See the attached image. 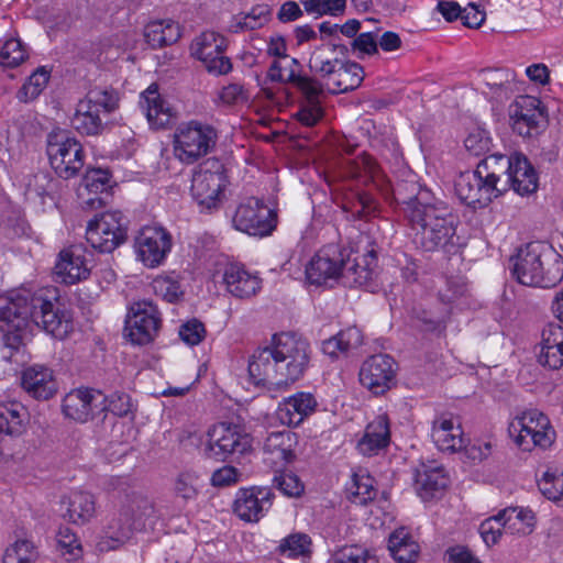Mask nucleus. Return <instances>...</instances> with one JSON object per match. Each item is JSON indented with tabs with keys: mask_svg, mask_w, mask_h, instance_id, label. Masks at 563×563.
Returning a JSON list of instances; mask_svg holds the SVG:
<instances>
[{
	"mask_svg": "<svg viewBox=\"0 0 563 563\" xmlns=\"http://www.w3.org/2000/svg\"><path fill=\"white\" fill-rule=\"evenodd\" d=\"M407 184H399L395 198L405 205L404 213L413 231L415 244L424 252L443 251L455 254L461 245L456 234L457 218L443 201H430V192L410 184L412 196H405L402 189Z\"/></svg>",
	"mask_w": 563,
	"mask_h": 563,
	"instance_id": "1",
	"label": "nucleus"
},
{
	"mask_svg": "<svg viewBox=\"0 0 563 563\" xmlns=\"http://www.w3.org/2000/svg\"><path fill=\"white\" fill-rule=\"evenodd\" d=\"M0 319L13 320L18 329L26 328L32 321L60 340L73 330L71 314L60 302L55 287L0 294Z\"/></svg>",
	"mask_w": 563,
	"mask_h": 563,
	"instance_id": "2",
	"label": "nucleus"
},
{
	"mask_svg": "<svg viewBox=\"0 0 563 563\" xmlns=\"http://www.w3.org/2000/svg\"><path fill=\"white\" fill-rule=\"evenodd\" d=\"M310 360L309 343L291 332L274 334L272 344L257 349L249 362L256 385H282L299 379Z\"/></svg>",
	"mask_w": 563,
	"mask_h": 563,
	"instance_id": "3",
	"label": "nucleus"
},
{
	"mask_svg": "<svg viewBox=\"0 0 563 563\" xmlns=\"http://www.w3.org/2000/svg\"><path fill=\"white\" fill-rule=\"evenodd\" d=\"M510 271L518 283L552 288L563 279V257L545 241H532L510 257Z\"/></svg>",
	"mask_w": 563,
	"mask_h": 563,
	"instance_id": "4",
	"label": "nucleus"
},
{
	"mask_svg": "<svg viewBox=\"0 0 563 563\" xmlns=\"http://www.w3.org/2000/svg\"><path fill=\"white\" fill-rule=\"evenodd\" d=\"M154 507L145 497H135L122 507L104 528V536L97 543L101 552L115 550L129 541L134 532L142 531L153 517Z\"/></svg>",
	"mask_w": 563,
	"mask_h": 563,
	"instance_id": "5",
	"label": "nucleus"
},
{
	"mask_svg": "<svg viewBox=\"0 0 563 563\" xmlns=\"http://www.w3.org/2000/svg\"><path fill=\"white\" fill-rule=\"evenodd\" d=\"M46 153L52 168L60 178L75 177L84 166L82 146L68 131H52L47 135Z\"/></svg>",
	"mask_w": 563,
	"mask_h": 563,
	"instance_id": "6",
	"label": "nucleus"
},
{
	"mask_svg": "<svg viewBox=\"0 0 563 563\" xmlns=\"http://www.w3.org/2000/svg\"><path fill=\"white\" fill-rule=\"evenodd\" d=\"M217 137V131L209 124L198 121L180 124L174 134L175 155L180 162L192 164L216 146Z\"/></svg>",
	"mask_w": 563,
	"mask_h": 563,
	"instance_id": "7",
	"label": "nucleus"
},
{
	"mask_svg": "<svg viewBox=\"0 0 563 563\" xmlns=\"http://www.w3.org/2000/svg\"><path fill=\"white\" fill-rule=\"evenodd\" d=\"M128 239V220L121 211L97 214L88 222L87 243L99 253H112Z\"/></svg>",
	"mask_w": 563,
	"mask_h": 563,
	"instance_id": "8",
	"label": "nucleus"
},
{
	"mask_svg": "<svg viewBox=\"0 0 563 563\" xmlns=\"http://www.w3.org/2000/svg\"><path fill=\"white\" fill-rule=\"evenodd\" d=\"M508 431L523 451H531L534 446L547 449L555 439L549 418L538 410H528L516 417Z\"/></svg>",
	"mask_w": 563,
	"mask_h": 563,
	"instance_id": "9",
	"label": "nucleus"
},
{
	"mask_svg": "<svg viewBox=\"0 0 563 563\" xmlns=\"http://www.w3.org/2000/svg\"><path fill=\"white\" fill-rule=\"evenodd\" d=\"M252 448V439L240 426L219 423L208 431L203 454L208 459L224 462L232 455H243Z\"/></svg>",
	"mask_w": 563,
	"mask_h": 563,
	"instance_id": "10",
	"label": "nucleus"
},
{
	"mask_svg": "<svg viewBox=\"0 0 563 563\" xmlns=\"http://www.w3.org/2000/svg\"><path fill=\"white\" fill-rule=\"evenodd\" d=\"M512 131L523 139H532L542 133L548 123V114L542 102L532 96H519L508 107Z\"/></svg>",
	"mask_w": 563,
	"mask_h": 563,
	"instance_id": "11",
	"label": "nucleus"
},
{
	"mask_svg": "<svg viewBox=\"0 0 563 563\" xmlns=\"http://www.w3.org/2000/svg\"><path fill=\"white\" fill-rule=\"evenodd\" d=\"M224 186L223 164L217 158H208L194 172L190 191L200 207L210 210L218 206Z\"/></svg>",
	"mask_w": 563,
	"mask_h": 563,
	"instance_id": "12",
	"label": "nucleus"
},
{
	"mask_svg": "<svg viewBox=\"0 0 563 563\" xmlns=\"http://www.w3.org/2000/svg\"><path fill=\"white\" fill-rule=\"evenodd\" d=\"M378 276V252L375 243H369L362 256L350 257L347 251V260L344 261L341 272L340 284L347 288H364L374 292L377 285Z\"/></svg>",
	"mask_w": 563,
	"mask_h": 563,
	"instance_id": "13",
	"label": "nucleus"
},
{
	"mask_svg": "<svg viewBox=\"0 0 563 563\" xmlns=\"http://www.w3.org/2000/svg\"><path fill=\"white\" fill-rule=\"evenodd\" d=\"M233 227L252 236H267L277 224V213L262 200L249 198L239 205L232 219Z\"/></svg>",
	"mask_w": 563,
	"mask_h": 563,
	"instance_id": "14",
	"label": "nucleus"
},
{
	"mask_svg": "<svg viewBox=\"0 0 563 563\" xmlns=\"http://www.w3.org/2000/svg\"><path fill=\"white\" fill-rule=\"evenodd\" d=\"M347 260V250L335 244L323 246L306 266V278L311 285L340 284L342 266Z\"/></svg>",
	"mask_w": 563,
	"mask_h": 563,
	"instance_id": "15",
	"label": "nucleus"
},
{
	"mask_svg": "<svg viewBox=\"0 0 563 563\" xmlns=\"http://www.w3.org/2000/svg\"><path fill=\"white\" fill-rule=\"evenodd\" d=\"M159 312L151 301L134 302L125 319L124 334L136 345H145L154 341L161 328Z\"/></svg>",
	"mask_w": 563,
	"mask_h": 563,
	"instance_id": "16",
	"label": "nucleus"
},
{
	"mask_svg": "<svg viewBox=\"0 0 563 563\" xmlns=\"http://www.w3.org/2000/svg\"><path fill=\"white\" fill-rule=\"evenodd\" d=\"M347 55V46L335 41L323 43L311 52L308 62L311 74L309 76L319 81L320 92H325L328 82L333 78Z\"/></svg>",
	"mask_w": 563,
	"mask_h": 563,
	"instance_id": "17",
	"label": "nucleus"
},
{
	"mask_svg": "<svg viewBox=\"0 0 563 563\" xmlns=\"http://www.w3.org/2000/svg\"><path fill=\"white\" fill-rule=\"evenodd\" d=\"M397 363L388 354L367 357L360 369V382L375 396H382L396 384Z\"/></svg>",
	"mask_w": 563,
	"mask_h": 563,
	"instance_id": "18",
	"label": "nucleus"
},
{
	"mask_svg": "<svg viewBox=\"0 0 563 563\" xmlns=\"http://www.w3.org/2000/svg\"><path fill=\"white\" fill-rule=\"evenodd\" d=\"M104 394L89 388L69 391L62 402L65 417L81 423L104 412Z\"/></svg>",
	"mask_w": 563,
	"mask_h": 563,
	"instance_id": "19",
	"label": "nucleus"
},
{
	"mask_svg": "<svg viewBox=\"0 0 563 563\" xmlns=\"http://www.w3.org/2000/svg\"><path fill=\"white\" fill-rule=\"evenodd\" d=\"M170 233L162 227H145L135 240L139 258L147 267L159 266L170 252Z\"/></svg>",
	"mask_w": 563,
	"mask_h": 563,
	"instance_id": "20",
	"label": "nucleus"
},
{
	"mask_svg": "<svg viewBox=\"0 0 563 563\" xmlns=\"http://www.w3.org/2000/svg\"><path fill=\"white\" fill-rule=\"evenodd\" d=\"M87 250L84 245H71L59 253L55 265V274L60 283L74 285L88 278L90 275V260L86 256Z\"/></svg>",
	"mask_w": 563,
	"mask_h": 563,
	"instance_id": "21",
	"label": "nucleus"
},
{
	"mask_svg": "<svg viewBox=\"0 0 563 563\" xmlns=\"http://www.w3.org/2000/svg\"><path fill=\"white\" fill-rule=\"evenodd\" d=\"M431 437L442 452L455 453L467 444L459 419L451 413H442L433 420Z\"/></svg>",
	"mask_w": 563,
	"mask_h": 563,
	"instance_id": "22",
	"label": "nucleus"
},
{
	"mask_svg": "<svg viewBox=\"0 0 563 563\" xmlns=\"http://www.w3.org/2000/svg\"><path fill=\"white\" fill-rule=\"evenodd\" d=\"M455 192L461 201L473 208L486 207L496 195L487 185L477 168L473 172L461 173L455 180Z\"/></svg>",
	"mask_w": 563,
	"mask_h": 563,
	"instance_id": "23",
	"label": "nucleus"
},
{
	"mask_svg": "<svg viewBox=\"0 0 563 563\" xmlns=\"http://www.w3.org/2000/svg\"><path fill=\"white\" fill-rule=\"evenodd\" d=\"M272 493L266 488H243L236 494L234 514L246 522L258 521L272 506Z\"/></svg>",
	"mask_w": 563,
	"mask_h": 563,
	"instance_id": "24",
	"label": "nucleus"
},
{
	"mask_svg": "<svg viewBox=\"0 0 563 563\" xmlns=\"http://www.w3.org/2000/svg\"><path fill=\"white\" fill-rule=\"evenodd\" d=\"M449 485L444 468L435 462L420 463L415 470V486L423 500L441 495Z\"/></svg>",
	"mask_w": 563,
	"mask_h": 563,
	"instance_id": "25",
	"label": "nucleus"
},
{
	"mask_svg": "<svg viewBox=\"0 0 563 563\" xmlns=\"http://www.w3.org/2000/svg\"><path fill=\"white\" fill-rule=\"evenodd\" d=\"M512 164V154L510 156L504 154H492L486 156L477 164V174L482 175L487 185L492 187L496 197L507 191V181L509 170Z\"/></svg>",
	"mask_w": 563,
	"mask_h": 563,
	"instance_id": "26",
	"label": "nucleus"
},
{
	"mask_svg": "<svg viewBox=\"0 0 563 563\" xmlns=\"http://www.w3.org/2000/svg\"><path fill=\"white\" fill-rule=\"evenodd\" d=\"M22 386L29 395L37 400H48L58 390L53 371L41 364H34L23 371Z\"/></svg>",
	"mask_w": 563,
	"mask_h": 563,
	"instance_id": "27",
	"label": "nucleus"
},
{
	"mask_svg": "<svg viewBox=\"0 0 563 563\" xmlns=\"http://www.w3.org/2000/svg\"><path fill=\"white\" fill-rule=\"evenodd\" d=\"M541 351L539 362L551 369L563 365V325L561 322H549L541 333Z\"/></svg>",
	"mask_w": 563,
	"mask_h": 563,
	"instance_id": "28",
	"label": "nucleus"
},
{
	"mask_svg": "<svg viewBox=\"0 0 563 563\" xmlns=\"http://www.w3.org/2000/svg\"><path fill=\"white\" fill-rule=\"evenodd\" d=\"M140 107L150 125L154 129H164L172 124L175 119L173 109L161 97L156 85H151L141 95Z\"/></svg>",
	"mask_w": 563,
	"mask_h": 563,
	"instance_id": "29",
	"label": "nucleus"
},
{
	"mask_svg": "<svg viewBox=\"0 0 563 563\" xmlns=\"http://www.w3.org/2000/svg\"><path fill=\"white\" fill-rule=\"evenodd\" d=\"M223 283L228 292L233 297L247 299L261 289L262 280L244 267L238 264H229L224 268Z\"/></svg>",
	"mask_w": 563,
	"mask_h": 563,
	"instance_id": "30",
	"label": "nucleus"
},
{
	"mask_svg": "<svg viewBox=\"0 0 563 563\" xmlns=\"http://www.w3.org/2000/svg\"><path fill=\"white\" fill-rule=\"evenodd\" d=\"M317 407L314 397L309 393H297L288 397L277 409V417L283 424L299 426Z\"/></svg>",
	"mask_w": 563,
	"mask_h": 563,
	"instance_id": "31",
	"label": "nucleus"
},
{
	"mask_svg": "<svg viewBox=\"0 0 563 563\" xmlns=\"http://www.w3.org/2000/svg\"><path fill=\"white\" fill-rule=\"evenodd\" d=\"M297 435L290 430L271 432L264 443L263 452L272 464L290 463L295 459Z\"/></svg>",
	"mask_w": 563,
	"mask_h": 563,
	"instance_id": "32",
	"label": "nucleus"
},
{
	"mask_svg": "<svg viewBox=\"0 0 563 563\" xmlns=\"http://www.w3.org/2000/svg\"><path fill=\"white\" fill-rule=\"evenodd\" d=\"M508 173L507 190L514 189L518 195L525 196L534 192L538 188V176L528 158L519 153L512 154V164Z\"/></svg>",
	"mask_w": 563,
	"mask_h": 563,
	"instance_id": "33",
	"label": "nucleus"
},
{
	"mask_svg": "<svg viewBox=\"0 0 563 563\" xmlns=\"http://www.w3.org/2000/svg\"><path fill=\"white\" fill-rule=\"evenodd\" d=\"M389 441V420L386 415H379L367 424L357 446L363 454L371 456L387 448Z\"/></svg>",
	"mask_w": 563,
	"mask_h": 563,
	"instance_id": "34",
	"label": "nucleus"
},
{
	"mask_svg": "<svg viewBox=\"0 0 563 563\" xmlns=\"http://www.w3.org/2000/svg\"><path fill=\"white\" fill-rule=\"evenodd\" d=\"M64 518L76 525L88 522L96 514L95 497L87 492H74L62 500Z\"/></svg>",
	"mask_w": 563,
	"mask_h": 563,
	"instance_id": "35",
	"label": "nucleus"
},
{
	"mask_svg": "<svg viewBox=\"0 0 563 563\" xmlns=\"http://www.w3.org/2000/svg\"><path fill=\"white\" fill-rule=\"evenodd\" d=\"M364 79V69L347 57L342 63L333 78L328 82L325 91L332 95L343 93L358 88Z\"/></svg>",
	"mask_w": 563,
	"mask_h": 563,
	"instance_id": "36",
	"label": "nucleus"
},
{
	"mask_svg": "<svg viewBox=\"0 0 563 563\" xmlns=\"http://www.w3.org/2000/svg\"><path fill=\"white\" fill-rule=\"evenodd\" d=\"M311 540L307 534L297 533L284 539L278 547L280 563H308L311 558Z\"/></svg>",
	"mask_w": 563,
	"mask_h": 563,
	"instance_id": "37",
	"label": "nucleus"
},
{
	"mask_svg": "<svg viewBox=\"0 0 563 563\" xmlns=\"http://www.w3.org/2000/svg\"><path fill=\"white\" fill-rule=\"evenodd\" d=\"M144 37L152 48H162L179 40L180 27L172 20L152 21L144 29Z\"/></svg>",
	"mask_w": 563,
	"mask_h": 563,
	"instance_id": "38",
	"label": "nucleus"
},
{
	"mask_svg": "<svg viewBox=\"0 0 563 563\" xmlns=\"http://www.w3.org/2000/svg\"><path fill=\"white\" fill-rule=\"evenodd\" d=\"M363 343V334L356 327H349L341 330L336 335L327 339L321 344L324 354L338 357L340 354L357 349Z\"/></svg>",
	"mask_w": 563,
	"mask_h": 563,
	"instance_id": "39",
	"label": "nucleus"
},
{
	"mask_svg": "<svg viewBox=\"0 0 563 563\" xmlns=\"http://www.w3.org/2000/svg\"><path fill=\"white\" fill-rule=\"evenodd\" d=\"M388 550L396 562L415 563L418 559L420 547L411 539L405 528H400L390 534Z\"/></svg>",
	"mask_w": 563,
	"mask_h": 563,
	"instance_id": "40",
	"label": "nucleus"
},
{
	"mask_svg": "<svg viewBox=\"0 0 563 563\" xmlns=\"http://www.w3.org/2000/svg\"><path fill=\"white\" fill-rule=\"evenodd\" d=\"M287 60V65H283L286 84H291L301 95H308L309 97H314L320 92L321 86L319 81L301 73V65L297 58L288 57Z\"/></svg>",
	"mask_w": 563,
	"mask_h": 563,
	"instance_id": "41",
	"label": "nucleus"
},
{
	"mask_svg": "<svg viewBox=\"0 0 563 563\" xmlns=\"http://www.w3.org/2000/svg\"><path fill=\"white\" fill-rule=\"evenodd\" d=\"M190 49L191 54L203 63L214 55L223 54L227 49V40L216 32L207 31L192 41Z\"/></svg>",
	"mask_w": 563,
	"mask_h": 563,
	"instance_id": "42",
	"label": "nucleus"
},
{
	"mask_svg": "<svg viewBox=\"0 0 563 563\" xmlns=\"http://www.w3.org/2000/svg\"><path fill=\"white\" fill-rule=\"evenodd\" d=\"M505 531L511 534L527 536L534 527V514L530 509L507 508L499 511Z\"/></svg>",
	"mask_w": 563,
	"mask_h": 563,
	"instance_id": "43",
	"label": "nucleus"
},
{
	"mask_svg": "<svg viewBox=\"0 0 563 563\" xmlns=\"http://www.w3.org/2000/svg\"><path fill=\"white\" fill-rule=\"evenodd\" d=\"M71 126L85 135H98L103 130V122L95 109L90 108L88 103L78 102L76 112L70 120Z\"/></svg>",
	"mask_w": 563,
	"mask_h": 563,
	"instance_id": "44",
	"label": "nucleus"
},
{
	"mask_svg": "<svg viewBox=\"0 0 563 563\" xmlns=\"http://www.w3.org/2000/svg\"><path fill=\"white\" fill-rule=\"evenodd\" d=\"M0 321L4 322L7 329H2V335L0 339V354L2 360L7 362H11L12 357L23 346V335L22 331L25 328H16L13 320H4L0 319Z\"/></svg>",
	"mask_w": 563,
	"mask_h": 563,
	"instance_id": "45",
	"label": "nucleus"
},
{
	"mask_svg": "<svg viewBox=\"0 0 563 563\" xmlns=\"http://www.w3.org/2000/svg\"><path fill=\"white\" fill-rule=\"evenodd\" d=\"M344 175L352 179H362L374 181L378 175V166L375 159L369 155L357 156L354 159H349L344 163Z\"/></svg>",
	"mask_w": 563,
	"mask_h": 563,
	"instance_id": "46",
	"label": "nucleus"
},
{
	"mask_svg": "<svg viewBox=\"0 0 563 563\" xmlns=\"http://www.w3.org/2000/svg\"><path fill=\"white\" fill-rule=\"evenodd\" d=\"M81 101L88 103L98 113L101 110L104 113H111L118 108L119 97L113 89L95 87L88 91L86 98Z\"/></svg>",
	"mask_w": 563,
	"mask_h": 563,
	"instance_id": "47",
	"label": "nucleus"
},
{
	"mask_svg": "<svg viewBox=\"0 0 563 563\" xmlns=\"http://www.w3.org/2000/svg\"><path fill=\"white\" fill-rule=\"evenodd\" d=\"M49 80V71L45 67L37 68L19 89L16 98L21 102L36 99L45 89Z\"/></svg>",
	"mask_w": 563,
	"mask_h": 563,
	"instance_id": "48",
	"label": "nucleus"
},
{
	"mask_svg": "<svg viewBox=\"0 0 563 563\" xmlns=\"http://www.w3.org/2000/svg\"><path fill=\"white\" fill-rule=\"evenodd\" d=\"M324 92H318L314 97L302 95L305 103L300 107L295 118L306 126L316 125L323 115V111L320 107V97Z\"/></svg>",
	"mask_w": 563,
	"mask_h": 563,
	"instance_id": "49",
	"label": "nucleus"
},
{
	"mask_svg": "<svg viewBox=\"0 0 563 563\" xmlns=\"http://www.w3.org/2000/svg\"><path fill=\"white\" fill-rule=\"evenodd\" d=\"M36 559L37 552L29 540H18L3 554V563H33Z\"/></svg>",
	"mask_w": 563,
	"mask_h": 563,
	"instance_id": "50",
	"label": "nucleus"
},
{
	"mask_svg": "<svg viewBox=\"0 0 563 563\" xmlns=\"http://www.w3.org/2000/svg\"><path fill=\"white\" fill-rule=\"evenodd\" d=\"M269 13L271 10L267 5H256L249 13L239 18L231 27L234 32L260 29L268 21Z\"/></svg>",
	"mask_w": 563,
	"mask_h": 563,
	"instance_id": "51",
	"label": "nucleus"
},
{
	"mask_svg": "<svg viewBox=\"0 0 563 563\" xmlns=\"http://www.w3.org/2000/svg\"><path fill=\"white\" fill-rule=\"evenodd\" d=\"M538 487L541 494L552 501H560L563 497V474L548 470L538 481Z\"/></svg>",
	"mask_w": 563,
	"mask_h": 563,
	"instance_id": "52",
	"label": "nucleus"
},
{
	"mask_svg": "<svg viewBox=\"0 0 563 563\" xmlns=\"http://www.w3.org/2000/svg\"><path fill=\"white\" fill-rule=\"evenodd\" d=\"M57 545L64 556L68 555L67 560H76L81 553V544L75 532L68 527H59L56 534Z\"/></svg>",
	"mask_w": 563,
	"mask_h": 563,
	"instance_id": "53",
	"label": "nucleus"
},
{
	"mask_svg": "<svg viewBox=\"0 0 563 563\" xmlns=\"http://www.w3.org/2000/svg\"><path fill=\"white\" fill-rule=\"evenodd\" d=\"M27 58V54L19 40L10 38L0 51V65L9 68L18 67Z\"/></svg>",
	"mask_w": 563,
	"mask_h": 563,
	"instance_id": "54",
	"label": "nucleus"
},
{
	"mask_svg": "<svg viewBox=\"0 0 563 563\" xmlns=\"http://www.w3.org/2000/svg\"><path fill=\"white\" fill-rule=\"evenodd\" d=\"M333 563H377L375 556L358 545L344 547L333 555Z\"/></svg>",
	"mask_w": 563,
	"mask_h": 563,
	"instance_id": "55",
	"label": "nucleus"
},
{
	"mask_svg": "<svg viewBox=\"0 0 563 563\" xmlns=\"http://www.w3.org/2000/svg\"><path fill=\"white\" fill-rule=\"evenodd\" d=\"M308 13L336 15L345 9V0H300Z\"/></svg>",
	"mask_w": 563,
	"mask_h": 563,
	"instance_id": "56",
	"label": "nucleus"
},
{
	"mask_svg": "<svg viewBox=\"0 0 563 563\" xmlns=\"http://www.w3.org/2000/svg\"><path fill=\"white\" fill-rule=\"evenodd\" d=\"M199 476L191 471L181 472L175 481V493L177 496L189 500L198 494Z\"/></svg>",
	"mask_w": 563,
	"mask_h": 563,
	"instance_id": "57",
	"label": "nucleus"
},
{
	"mask_svg": "<svg viewBox=\"0 0 563 563\" xmlns=\"http://www.w3.org/2000/svg\"><path fill=\"white\" fill-rule=\"evenodd\" d=\"M273 484L277 489H279L285 496L288 497L300 496L305 488L299 477L291 472H284L275 475Z\"/></svg>",
	"mask_w": 563,
	"mask_h": 563,
	"instance_id": "58",
	"label": "nucleus"
},
{
	"mask_svg": "<svg viewBox=\"0 0 563 563\" xmlns=\"http://www.w3.org/2000/svg\"><path fill=\"white\" fill-rule=\"evenodd\" d=\"M104 411H111L118 417L133 413L131 397L125 393H114L109 398L104 395Z\"/></svg>",
	"mask_w": 563,
	"mask_h": 563,
	"instance_id": "59",
	"label": "nucleus"
},
{
	"mask_svg": "<svg viewBox=\"0 0 563 563\" xmlns=\"http://www.w3.org/2000/svg\"><path fill=\"white\" fill-rule=\"evenodd\" d=\"M503 530H505V526L503 525V518L499 517V512L485 519L478 529L483 541L488 547L498 542Z\"/></svg>",
	"mask_w": 563,
	"mask_h": 563,
	"instance_id": "60",
	"label": "nucleus"
},
{
	"mask_svg": "<svg viewBox=\"0 0 563 563\" xmlns=\"http://www.w3.org/2000/svg\"><path fill=\"white\" fill-rule=\"evenodd\" d=\"M464 144L470 154L479 156L489 151L492 140L487 131L476 129L467 135Z\"/></svg>",
	"mask_w": 563,
	"mask_h": 563,
	"instance_id": "61",
	"label": "nucleus"
},
{
	"mask_svg": "<svg viewBox=\"0 0 563 563\" xmlns=\"http://www.w3.org/2000/svg\"><path fill=\"white\" fill-rule=\"evenodd\" d=\"M180 339L188 345L199 344L206 336L205 324L198 319H191L179 328Z\"/></svg>",
	"mask_w": 563,
	"mask_h": 563,
	"instance_id": "62",
	"label": "nucleus"
},
{
	"mask_svg": "<svg viewBox=\"0 0 563 563\" xmlns=\"http://www.w3.org/2000/svg\"><path fill=\"white\" fill-rule=\"evenodd\" d=\"M351 493L358 499V503L365 505L367 501L373 500L376 496V490L373 487V478L369 476L357 478L354 476Z\"/></svg>",
	"mask_w": 563,
	"mask_h": 563,
	"instance_id": "63",
	"label": "nucleus"
},
{
	"mask_svg": "<svg viewBox=\"0 0 563 563\" xmlns=\"http://www.w3.org/2000/svg\"><path fill=\"white\" fill-rule=\"evenodd\" d=\"M353 51L360 53L374 55L378 53L377 34L376 32L368 31L358 34L351 43Z\"/></svg>",
	"mask_w": 563,
	"mask_h": 563,
	"instance_id": "64",
	"label": "nucleus"
}]
</instances>
